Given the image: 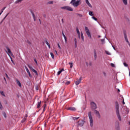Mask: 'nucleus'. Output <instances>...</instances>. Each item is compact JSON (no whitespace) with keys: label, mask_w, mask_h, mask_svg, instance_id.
<instances>
[{"label":"nucleus","mask_w":130,"mask_h":130,"mask_svg":"<svg viewBox=\"0 0 130 130\" xmlns=\"http://www.w3.org/2000/svg\"><path fill=\"white\" fill-rule=\"evenodd\" d=\"M115 109L117 116L119 120L120 121H121V117L120 116V114H119V105L118 104V102H115Z\"/></svg>","instance_id":"obj_1"},{"label":"nucleus","mask_w":130,"mask_h":130,"mask_svg":"<svg viewBox=\"0 0 130 130\" xmlns=\"http://www.w3.org/2000/svg\"><path fill=\"white\" fill-rule=\"evenodd\" d=\"M88 116L89 119L90 125L91 127H93L94 122L93 120V117L92 116V112L91 111L88 112Z\"/></svg>","instance_id":"obj_2"},{"label":"nucleus","mask_w":130,"mask_h":130,"mask_svg":"<svg viewBox=\"0 0 130 130\" xmlns=\"http://www.w3.org/2000/svg\"><path fill=\"white\" fill-rule=\"evenodd\" d=\"M6 49H7V52L6 51V52H7V53H8V55L10 56V57L11 59V61L12 62H13L14 61H13V59H12V57H11V55H13V53H12V51H11V49H10L9 47L6 46ZM10 54H11V55H10Z\"/></svg>","instance_id":"obj_3"},{"label":"nucleus","mask_w":130,"mask_h":130,"mask_svg":"<svg viewBox=\"0 0 130 130\" xmlns=\"http://www.w3.org/2000/svg\"><path fill=\"white\" fill-rule=\"evenodd\" d=\"M61 10H67V11H70L71 12H73L74 11V9L72 8L70 6H64L61 7Z\"/></svg>","instance_id":"obj_4"},{"label":"nucleus","mask_w":130,"mask_h":130,"mask_svg":"<svg viewBox=\"0 0 130 130\" xmlns=\"http://www.w3.org/2000/svg\"><path fill=\"white\" fill-rule=\"evenodd\" d=\"M80 0H78L77 1H75L74 2H73L72 3H70L74 8H77V7L79 6L80 5Z\"/></svg>","instance_id":"obj_5"},{"label":"nucleus","mask_w":130,"mask_h":130,"mask_svg":"<svg viewBox=\"0 0 130 130\" xmlns=\"http://www.w3.org/2000/svg\"><path fill=\"white\" fill-rule=\"evenodd\" d=\"M85 32H86L87 35L91 39V38H92V36H91V33H90V30H89V28H88V27L87 26H85Z\"/></svg>","instance_id":"obj_6"},{"label":"nucleus","mask_w":130,"mask_h":130,"mask_svg":"<svg viewBox=\"0 0 130 130\" xmlns=\"http://www.w3.org/2000/svg\"><path fill=\"white\" fill-rule=\"evenodd\" d=\"M90 106L91 109H93V110H95V109H97V105H96V104L93 102H91Z\"/></svg>","instance_id":"obj_7"},{"label":"nucleus","mask_w":130,"mask_h":130,"mask_svg":"<svg viewBox=\"0 0 130 130\" xmlns=\"http://www.w3.org/2000/svg\"><path fill=\"white\" fill-rule=\"evenodd\" d=\"M123 34H124V39H125L126 42H127V43H128V44H129V42L128 41V39H127V36L126 35V31L124 30L123 31Z\"/></svg>","instance_id":"obj_8"},{"label":"nucleus","mask_w":130,"mask_h":130,"mask_svg":"<svg viewBox=\"0 0 130 130\" xmlns=\"http://www.w3.org/2000/svg\"><path fill=\"white\" fill-rule=\"evenodd\" d=\"M94 112L98 118H101V116L100 115V113H99V111H98L97 110H95Z\"/></svg>","instance_id":"obj_9"},{"label":"nucleus","mask_w":130,"mask_h":130,"mask_svg":"<svg viewBox=\"0 0 130 130\" xmlns=\"http://www.w3.org/2000/svg\"><path fill=\"white\" fill-rule=\"evenodd\" d=\"M84 123L85 122L83 120H80L78 122V125H80V126H83L84 125Z\"/></svg>","instance_id":"obj_10"},{"label":"nucleus","mask_w":130,"mask_h":130,"mask_svg":"<svg viewBox=\"0 0 130 130\" xmlns=\"http://www.w3.org/2000/svg\"><path fill=\"white\" fill-rule=\"evenodd\" d=\"M25 69L27 74H28L29 77H30V78H32V75H31V73H30V71H29V69H28V68H27V67L25 66Z\"/></svg>","instance_id":"obj_11"},{"label":"nucleus","mask_w":130,"mask_h":130,"mask_svg":"<svg viewBox=\"0 0 130 130\" xmlns=\"http://www.w3.org/2000/svg\"><path fill=\"white\" fill-rule=\"evenodd\" d=\"M68 110H71V111H76L77 109L75 107H69L67 108Z\"/></svg>","instance_id":"obj_12"},{"label":"nucleus","mask_w":130,"mask_h":130,"mask_svg":"<svg viewBox=\"0 0 130 130\" xmlns=\"http://www.w3.org/2000/svg\"><path fill=\"white\" fill-rule=\"evenodd\" d=\"M30 13H31V15L32 16V18L34 19V21L35 22H36V17L35 16V14H34V12L33 11H31Z\"/></svg>","instance_id":"obj_13"},{"label":"nucleus","mask_w":130,"mask_h":130,"mask_svg":"<svg viewBox=\"0 0 130 130\" xmlns=\"http://www.w3.org/2000/svg\"><path fill=\"white\" fill-rule=\"evenodd\" d=\"M16 83L17 85H18L19 87H20V88L22 87V84H21V82H20V81H19V80H16Z\"/></svg>","instance_id":"obj_14"},{"label":"nucleus","mask_w":130,"mask_h":130,"mask_svg":"<svg viewBox=\"0 0 130 130\" xmlns=\"http://www.w3.org/2000/svg\"><path fill=\"white\" fill-rule=\"evenodd\" d=\"M116 123L117 125V126L116 127V130H120L119 128V122L116 121Z\"/></svg>","instance_id":"obj_15"},{"label":"nucleus","mask_w":130,"mask_h":130,"mask_svg":"<svg viewBox=\"0 0 130 130\" xmlns=\"http://www.w3.org/2000/svg\"><path fill=\"white\" fill-rule=\"evenodd\" d=\"M27 117H28V116L26 115V116L24 117V118L21 121V122L22 123H24V122H25L26 120H27Z\"/></svg>","instance_id":"obj_16"},{"label":"nucleus","mask_w":130,"mask_h":130,"mask_svg":"<svg viewBox=\"0 0 130 130\" xmlns=\"http://www.w3.org/2000/svg\"><path fill=\"white\" fill-rule=\"evenodd\" d=\"M81 81H82L81 78H80L78 80L76 81L75 82L76 85L78 86V85L81 83Z\"/></svg>","instance_id":"obj_17"},{"label":"nucleus","mask_w":130,"mask_h":130,"mask_svg":"<svg viewBox=\"0 0 130 130\" xmlns=\"http://www.w3.org/2000/svg\"><path fill=\"white\" fill-rule=\"evenodd\" d=\"M122 2L124 6H127V0H122Z\"/></svg>","instance_id":"obj_18"},{"label":"nucleus","mask_w":130,"mask_h":130,"mask_svg":"<svg viewBox=\"0 0 130 130\" xmlns=\"http://www.w3.org/2000/svg\"><path fill=\"white\" fill-rule=\"evenodd\" d=\"M94 60H96L97 59V53H96V51H94Z\"/></svg>","instance_id":"obj_19"},{"label":"nucleus","mask_w":130,"mask_h":130,"mask_svg":"<svg viewBox=\"0 0 130 130\" xmlns=\"http://www.w3.org/2000/svg\"><path fill=\"white\" fill-rule=\"evenodd\" d=\"M41 105V101L39 102L37 105V108H40Z\"/></svg>","instance_id":"obj_20"},{"label":"nucleus","mask_w":130,"mask_h":130,"mask_svg":"<svg viewBox=\"0 0 130 130\" xmlns=\"http://www.w3.org/2000/svg\"><path fill=\"white\" fill-rule=\"evenodd\" d=\"M86 4H87V6H88V7H89L90 8H92V5H91V4H90V2H89V1H87L86 2Z\"/></svg>","instance_id":"obj_21"},{"label":"nucleus","mask_w":130,"mask_h":130,"mask_svg":"<svg viewBox=\"0 0 130 130\" xmlns=\"http://www.w3.org/2000/svg\"><path fill=\"white\" fill-rule=\"evenodd\" d=\"M63 71H64V69H62L61 70H60L59 71H58L57 72V75H59L60 74H61V73L63 72Z\"/></svg>","instance_id":"obj_22"},{"label":"nucleus","mask_w":130,"mask_h":130,"mask_svg":"<svg viewBox=\"0 0 130 130\" xmlns=\"http://www.w3.org/2000/svg\"><path fill=\"white\" fill-rule=\"evenodd\" d=\"M21 2H23V0H17L15 1V4H19V3H21Z\"/></svg>","instance_id":"obj_23"},{"label":"nucleus","mask_w":130,"mask_h":130,"mask_svg":"<svg viewBox=\"0 0 130 130\" xmlns=\"http://www.w3.org/2000/svg\"><path fill=\"white\" fill-rule=\"evenodd\" d=\"M50 54L52 58H53V59H54V55L53 54V53L51 52V53H50Z\"/></svg>","instance_id":"obj_24"},{"label":"nucleus","mask_w":130,"mask_h":130,"mask_svg":"<svg viewBox=\"0 0 130 130\" xmlns=\"http://www.w3.org/2000/svg\"><path fill=\"white\" fill-rule=\"evenodd\" d=\"M5 10H6V7H4L2 9L1 13H0V16L2 15V14H3V13H4V11H5Z\"/></svg>","instance_id":"obj_25"},{"label":"nucleus","mask_w":130,"mask_h":130,"mask_svg":"<svg viewBox=\"0 0 130 130\" xmlns=\"http://www.w3.org/2000/svg\"><path fill=\"white\" fill-rule=\"evenodd\" d=\"M76 31L77 32V34H78L79 37H80V31L79 30V28H77Z\"/></svg>","instance_id":"obj_26"},{"label":"nucleus","mask_w":130,"mask_h":130,"mask_svg":"<svg viewBox=\"0 0 130 130\" xmlns=\"http://www.w3.org/2000/svg\"><path fill=\"white\" fill-rule=\"evenodd\" d=\"M46 44L48 46L49 48L50 49V44L48 43V42H47V41H46Z\"/></svg>","instance_id":"obj_27"},{"label":"nucleus","mask_w":130,"mask_h":130,"mask_svg":"<svg viewBox=\"0 0 130 130\" xmlns=\"http://www.w3.org/2000/svg\"><path fill=\"white\" fill-rule=\"evenodd\" d=\"M0 93L2 96H4V97H6V94L4 93V91H0Z\"/></svg>","instance_id":"obj_28"},{"label":"nucleus","mask_w":130,"mask_h":130,"mask_svg":"<svg viewBox=\"0 0 130 130\" xmlns=\"http://www.w3.org/2000/svg\"><path fill=\"white\" fill-rule=\"evenodd\" d=\"M32 72L35 73V74H36V75H38V73L35 69H32Z\"/></svg>","instance_id":"obj_29"},{"label":"nucleus","mask_w":130,"mask_h":130,"mask_svg":"<svg viewBox=\"0 0 130 130\" xmlns=\"http://www.w3.org/2000/svg\"><path fill=\"white\" fill-rule=\"evenodd\" d=\"M3 116L5 118H7V114L6 113V112H4L3 113Z\"/></svg>","instance_id":"obj_30"},{"label":"nucleus","mask_w":130,"mask_h":130,"mask_svg":"<svg viewBox=\"0 0 130 130\" xmlns=\"http://www.w3.org/2000/svg\"><path fill=\"white\" fill-rule=\"evenodd\" d=\"M53 4V1H49L47 3V5H52Z\"/></svg>","instance_id":"obj_31"},{"label":"nucleus","mask_w":130,"mask_h":130,"mask_svg":"<svg viewBox=\"0 0 130 130\" xmlns=\"http://www.w3.org/2000/svg\"><path fill=\"white\" fill-rule=\"evenodd\" d=\"M81 39L84 41V35H83V32H81Z\"/></svg>","instance_id":"obj_32"},{"label":"nucleus","mask_w":130,"mask_h":130,"mask_svg":"<svg viewBox=\"0 0 130 130\" xmlns=\"http://www.w3.org/2000/svg\"><path fill=\"white\" fill-rule=\"evenodd\" d=\"M79 118H80V117H73V120H77L79 119Z\"/></svg>","instance_id":"obj_33"},{"label":"nucleus","mask_w":130,"mask_h":130,"mask_svg":"<svg viewBox=\"0 0 130 130\" xmlns=\"http://www.w3.org/2000/svg\"><path fill=\"white\" fill-rule=\"evenodd\" d=\"M103 74L104 77H105V78H106L107 77V75L106 74V73H105V72H103Z\"/></svg>","instance_id":"obj_34"},{"label":"nucleus","mask_w":130,"mask_h":130,"mask_svg":"<svg viewBox=\"0 0 130 130\" xmlns=\"http://www.w3.org/2000/svg\"><path fill=\"white\" fill-rule=\"evenodd\" d=\"M66 85H70V84H71V82L70 81H66L64 82Z\"/></svg>","instance_id":"obj_35"},{"label":"nucleus","mask_w":130,"mask_h":130,"mask_svg":"<svg viewBox=\"0 0 130 130\" xmlns=\"http://www.w3.org/2000/svg\"><path fill=\"white\" fill-rule=\"evenodd\" d=\"M64 39L65 40V43H68V40L67 39V37L64 36Z\"/></svg>","instance_id":"obj_36"},{"label":"nucleus","mask_w":130,"mask_h":130,"mask_svg":"<svg viewBox=\"0 0 130 130\" xmlns=\"http://www.w3.org/2000/svg\"><path fill=\"white\" fill-rule=\"evenodd\" d=\"M89 16H93V12L90 11V12H89Z\"/></svg>","instance_id":"obj_37"},{"label":"nucleus","mask_w":130,"mask_h":130,"mask_svg":"<svg viewBox=\"0 0 130 130\" xmlns=\"http://www.w3.org/2000/svg\"><path fill=\"white\" fill-rule=\"evenodd\" d=\"M28 67L29 68V69H30V70H31V71H33V70H34V69H33V68L31 66H30V65H28Z\"/></svg>","instance_id":"obj_38"},{"label":"nucleus","mask_w":130,"mask_h":130,"mask_svg":"<svg viewBox=\"0 0 130 130\" xmlns=\"http://www.w3.org/2000/svg\"><path fill=\"white\" fill-rule=\"evenodd\" d=\"M105 53H106V54H108V55H111V54L109 52H108V51H106Z\"/></svg>","instance_id":"obj_39"},{"label":"nucleus","mask_w":130,"mask_h":130,"mask_svg":"<svg viewBox=\"0 0 130 130\" xmlns=\"http://www.w3.org/2000/svg\"><path fill=\"white\" fill-rule=\"evenodd\" d=\"M69 64L70 65V68H73V62H69Z\"/></svg>","instance_id":"obj_40"},{"label":"nucleus","mask_w":130,"mask_h":130,"mask_svg":"<svg viewBox=\"0 0 130 130\" xmlns=\"http://www.w3.org/2000/svg\"><path fill=\"white\" fill-rule=\"evenodd\" d=\"M0 109L3 110V105H2V103L0 102Z\"/></svg>","instance_id":"obj_41"},{"label":"nucleus","mask_w":130,"mask_h":130,"mask_svg":"<svg viewBox=\"0 0 130 130\" xmlns=\"http://www.w3.org/2000/svg\"><path fill=\"white\" fill-rule=\"evenodd\" d=\"M77 16H79V17H80V18H82L83 17V15L82 14H80L79 13L77 14Z\"/></svg>","instance_id":"obj_42"},{"label":"nucleus","mask_w":130,"mask_h":130,"mask_svg":"<svg viewBox=\"0 0 130 130\" xmlns=\"http://www.w3.org/2000/svg\"><path fill=\"white\" fill-rule=\"evenodd\" d=\"M92 19H93V20H94V21H97V18L94 16L92 17Z\"/></svg>","instance_id":"obj_43"},{"label":"nucleus","mask_w":130,"mask_h":130,"mask_svg":"<svg viewBox=\"0 0 130 130\" xmlns=\"http://www.w3.org/2000/svg\"><path fill=\"white\" fill-rule=\"evenodd\" d=\"M4 80L5 82V84H8V82H7V79H6V77H4Z\"/></svg>","instance_id":"obj_44"},{"label":"nucleus","mask_w":130,"mask_h":130,"mask_svg":"<svg viewBox=\"0 0 130 130\" xmlns=\"http://www.w3.org/2000/svg\"><path fill=\"white\" fill-rule=\"evenodd\" d=\"M123 64H124V67H128V65H127V64H126V63H125V62H124Z\"/></svg>","instance_id":"obj_45"},{"label":"nucleus","mask_w":130,"mask_h":130,"mask_svg":"<svg viewBox=\"0 0 130 130\" xmlns=\"http://www.w3.org/2000/svg\"><path fill=\"white\" fill-rule=\"evenodd\" d=\"M34 61L36 62L37 66L38 64V62H37V60L36 59H34Z\"/></svg>","instance_id":"obj_46"},{"label":"nucleus","mask_w":130,"mask_h":130,"mask_svg":"<svg viewBox=\"0 0 130 130\" xmlns=\"http://www.w3.org/2000/svg\"><path fill=\"white\" fill-rule=\"evenodd\" d=\"M8 15H9V13L7 14L6 15V16H5V17L4 18V19H3V21L6 19V18H7V17H8Z\"/></svg>","instance_id":"obj_47"},{"label":"nucleus","mask_w":130,"mask_h":130,"mask_svg":"<svg viewBox=\"0 0 130 130\" xmlns=\"http://www.w3.org/2000/svg\"><path fill=\"white\" fill-rule=\"evenodd\" d=\"M111 67H112V68H114V67H115V66L114 65V63H111Z\"/></svg>","instance_id":"obj_48"},{"label":"nucleus","mask_w":130,"mask_h":130,"mask_svg":"<svg viewBox=\"0 0 130 130\" xmlns=\"http://www.w3.org/2000/svg\"><path fill=\"white\" fill-rule=\"evenodd\" d=\"M6 76L7 77V79H10V77H9V75L7 73L5 74Z\"/></svg>","instance_id":"obj_49"},{"label":"nucleus","mask_w":130,"mask_h":130,"mask_svg":"<svg viewBox=\"0 0 130 130\" xmlns=\"http://www.w3.org/2000/svg\"><path fill=\"white\" fill-rule=\"evenodd\" d=\"M77 0H72L71 2H70V4H71L72 3H74L75 2H76Z\"/></svg>","instance_id":"obj_50"},{"label":"nucleus","mask_w":130,"mask_h":130,"mask_svg":"<svg viewBox=\"0 0 130 130\" xmlns=\"http://www.w3.org/2000/svg\"><path fill=\"white\" fill-rule=\"evenodd\" d=\"M88 66H92V62H89Z\"/></svg>","instance_id":"obj_51"},{"label":"nucleus","mask_w":130,"mask_h":130,"mask_svg":"<svg viewBox=\"0 0 130 130\" xmlns=\"http://www.w3.org/2000/svg\"><path fill=\"white\" fill-rule=\"evenodd\" d=\"M86 66L87 67H89V63H88V62H86Z\"/></svg>","instance_id":"obj_52"},{"label":"nucleus","mask_w":130,"mask_h":130,"mask_svg":"<svg viewBox=\"0 0 130 130\" xmlns=\"http://www.w3.org/2000/svg\"><path fill=\"white\" fill-rule=\"evenodd\" d=\"M4 103L5 104L7 105L8 104V102L7 101H5Z\"/></svg>","instance_id":"obj_53"},{"label":"nucleus","mask_w":130,"mask_h":130,"mask_svg":"<svg viewBox=\"0 0 130 130\" xmlns=\"http://www.w3.org/2000/svg\"><path fill=\"white\" fill-rule=\"evenodd\" d=\"M57 45H58V47L59 48V49H60V48H61L60 47V45H59V44H58Z\"/></svg>","instance_id":"obj_54"},{"label":"nucleus","mask_w":130,"mask_h":130,"mask_svg":"<svg viewBox=\"0 0 130 130\" xmlns=\"http://www.w3.org/2000/svg\"><path fill=\"white\" fill-rule=\"evenodd\" d=\"M44 108H45L46 107V104H44V105L43 106Z\"/></svg>","instance_id":"obj_55"},{"label":"nucleus","mask_w":130,"mask_h":130,"mask_svg":"<svg viewBox=\"0 0 130 130\" xmlns=\"http://www.w3.org/2000/svg\"><path fill=\"white\" fill-rule=\"evenodd\" d=\"M75 43H77V39H74Z\"/></svg>","instance_id":"obj_56"},{"label":"nucleus","mask_w":130,"mask_h":130,"mask_svg":"<svg viewBox=\"0 0 130 130\" xmlns=\"http://www.w3.org/2000/svg\"><path fill=\"white\" fill-rule=\"evenodd\" d=\"M123 104H125V103H124V99H123V101H122Z\"/></svg>","instance_id":"obj_57"},{"label":"nucleus","mask_w":130,"mask_h":130,"mask_svg":"<svg viewBox=\"0 0 130 130\" xmlns=\"http://www.w3.org/2000/svg\"><path fill=\"white\" fill-rule=\"evenodd\" d=\"M62 34L63 37H64V36H66V35H64V34L63 33V31L62 32Z\"/></svg>","instance_id":"obj_58"},{"label":"nucleus","mask_w":130,"mask_h":130,"mask_svg":"<svg viewBox=\"0 0 130 130\" xmlns=\"http://www.w3.org/2000/svg\"><path fill=\"white\" fill-rule=\"evenodd\" d=\"M27 43L28 44H31V42H30V41H27Z\"/></svg>","instance_id":"obj_59"},{"label":"nucleus","mask_w":130,"mask_h":130,"mask_svg":"<svg viewBox=\"0 0 130 130\" xmlns=\"http://www.w3.org/2000/svg\"><path fill=\"white\" fill-rule=\"evenodd\" d=\"M55 52L56 53V55H57V51L56 50L55 51Z\"/></svg>","instance_id":"obj_60"},{"label":"nucleus","mask_w":130,"mask_h":130,"mask_svg":"<svg viewBox=\"0 0 130 130\" xmlns=\"http://www.w3.org/2000/svg\"><path fill=\"white\" fill-rule=\"evenodd\" d=\"M61 22H62V23H64L63 19H61Z\"/></svg>","instance_id":"obj_61"},{"label":"nucleus","mask_w":130,"mask_h":130,"mask_svg":"<svg viewBox=\"0 0 130 130\" xmlns=\"http://www.w3.org/2000/svg\"><path fill=\"white\" fill-rule=\"evenodd\" d=\"M43 111V112H44L45 111V108H44Z\"/></svg>","instance_id":"obj_62"},{"label":"nucleus","mask_w":130,"mask_h":130,"mask_svg":"<svg viewBox=\"0 0 130 130\" xmlns=\"http://www.w3.org/2000/svg\"><path fill=\"white\" fill-rule=\"evenodd\" d=\"M3 22H4L3 20H2V21L0 22V24H2L3 23Z\"/></svg>","instance_id":"obj_63"},{"label":"nucleus","mask_w":130,"mask_h":130,"mask_svg":"<svg viewBox=\"0 0 130 130\" xmlns=\"http://www.w3.org/2000/svg\"><path fill=\"white\" fill-rule=\"evenodd\" d=\"M75 47H77V43H75Z\"/></svg>","instance_id":"obj_64"}]
</instances>
